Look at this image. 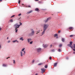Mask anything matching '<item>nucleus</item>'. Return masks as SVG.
Returning a JSON list of instances; mask_svg holds the SVG:
<instances>
[{"label": "nucleus", "instance_id": "32", "mask_svg": "<svg viewBox=\"0 0 75 75\" xmlns=\"http://www.w3.org/2000/svg\"><path fill=\"white\" fill-rule=\"evenodd\" d=\"M14 16H15V15H13V16H12L11 17V18H13V17H14Z\"/></svg>", "mask_w": 75, "mask_h": 75}, {"label": "nucleus", "instance_id": "26", "mask_svg": "<svg viewBox=\"0 0 75 75\" xmlns=\"http://www.w3.org/2000/svg\"><path fill=\"white\" fill-rule=\"evenodd\" d=\"M48 66H47V65H46L45 66V68H47Z\"/></svg>", "mask_w": 75, "mask_h": 75}, {"label": "nucleus", "instance_id": "42", "mask_svg": "<svg viewBox=\"0 0 75 75\" xmlns=\"http://www.w3.org/2000/svg\"><path fill=\"white\" fill-rule=\"evenodd\" d=\"M1 30V28H0V31Z\"/></svg>", "mask_w": 75, "mask_h": 75}, {"label": "nucleus", "instance_id": "41", "mask_svg": "<svg viewBox=\"0 0 75 75\" xmlns=\"http://www.w3.org/2000/svg\"><path fill=\"white\" fill-rule=\"evenodd\" d=\"M52 47V45H50V47Z\"/></svg>", "mask_w": 75, "mask_h": 75}, {"label": "nucleus", "instance_id": "4", "mask_svg": "<svg viewBox=\"0 0 75 75\" xmlns=\"http://www.w3.org/2000/svg\"><path fill=\"white\" fill-rule=\"evenodd\" d=\"M31 30L32 32L31 33L29 34V35H30V36L33 35H34V33H35L34 31V30H33V29H31Z\"/></svg>", "mask_w": 75, "mask_h": 75}, {"label": "nucleus", "instance_id": "14", "mask_svg": "<svg viewBox=\"0 0 75 75\" xmlns=\"http://www.w3.org/2000/svg\"><path fill=\"white\" fill-rule=\"evenodd\" d=\"M57 63H54V67H55L57 66Z\"/></svg>", "mask_w": 75, "mask_h": 75}, {"label": "nucleus", "instance_id": "13", "mask_svg": "<svg viewBox=\"0 0 75 75\" xmlns=\"http://www.w3.org/2000/svg\"><path fill=\"white\" fill-rule=\"evenodd\" d=\"M33 12V10H31L29 12H27V14H30V13H32Z\"/></svg>", "mask_w": 75, "mask_h": 75}, {"label": "nucleus", "instance_id": "35", "mask_svg": "<svg viewBox=\"0 0 75 75\" xmlns=\"http://www.w3.org/2000/svg\"><path fill=\"white\" fill-rule=\"evenodd\" d=\"M10 41L9 40L8 41V43H10Z\"/></svg>", "mask_w": 75, "mask_h": 75}, {"label": "nucleus", "instance_id": "43", "mask_svg": "<svg viewBox=\"0 0 75 75\" xmlns=\"http://www.w3.org/2000/svg\"><path fill=\"white\" fill-rule=\"evenodd\" d=\"M10 58V57H7V58H6V59H8V58Z\"/></svg>", "mask_w": 75, "mask_h": 75}, {"label": "nucleus", "instance_id": "37", "mask_svg": "<svg viewBox=\"0 0 75 75\" xmlns=\"http://www.w3.org/2000/svg\"><path fill=\"white\" fill-rule=\"evenodd\" d=\"M34 62V60H33L32 61V63H33Z\"/></svg>", "mask_w": 75, "mask_h": 75}, {"label": "nucleus", "instance_id": "50", "mask_svg": "<svg viewBox=\"0 0 75 75\" xmlns=\"http://www.w3.org/2000/svg\"><path fill=\"white\" fill-rule=\"evenodd\" d=\"M2 1V0H0V1Z\"/></svg>", "mask_w": 75, "mask_h": 75}, {"label": "nucleus", "instance_id": "49", "mask_svg": "<svg viewBox=\"0 0 75 75\" xmlns=\"http://www.w3.org/2000/svg\"><path fill=\"white\" fill-rule=\"evenodd\" d=\"M35 1H38V0H35Z\"/></svg>", "mask_w": 75, "mask_h": 75}, {"label": "nucleus", "instance_id": "34", "mask_svg": "<svg viewBox=\"0 0 75 75\" xmlns=\"http://www.w3.org/2000/svg\"><path fill=\"white\" fill-rule=\"evenodd\" d=\"M21 14L20 13V14H18V16H21Z\"/></svg>", "mask_w": 75, "mask_h": 75}, {"label": "nucleus", "instance_id": "22", "mask_svg": "<svg viewBox=\"0 0 75 75\" xmlns=\"http://www.w3.org/2000/svg\"><path fill=\"white\" fill-rule=\"evenodd\" d=\"M2 65L3 67H7V65L6 64H3Z\"/></svg>", "mask_w": 75, "mask_h": 75}, {"label": "nucleus", "instance_id": "8", "mask_svg": "<svg viewBox=\"0 0 75 75\" xmlns=\"http://www.w3.org/2000/svg\"><path fill=\"white\" fill-rule=\"evenodd\" d=\"M50 20V18H48L47 20H45L44 21L45 23H47V22H48L49 20Z\"/></svg>", "mask_w": 75, "mask_h": 75}, {"label": "nucleus", "instance_id": "15", "mask_svg": "<svg viewBox=\"0 0 75 75\" xmlns=\"http://www.w3.org/2000/svg\"><path fill=\"white\" fill-rule=\"evenodd\" d=\"M20 40H21V41H24V39L23 38V37L21 38H20Z\"/></svg>", "mask_w": 75, "mask_h": 75}, {"label": "nucleus", "instance_id": "28", "mask_svg": "<svg viewBox=\"0 0 75 75\" xmlns=\"http://www.w3.org/2000/svg\"><path fill=\"white\" fill-rule=\"evenodd\" d=\"M33 41H31L30 42V44H33Z\"/></svg>", "mask_w": 75, "mask_h": 75}, {"label": "nucleus", "instance_id": "30", "mask_svg": "<svg viewBox=\"0 0 75 75\" xmlns=\"http://www.w3.org/2000/svg\"><path fill=\"white\" fill-rule=\"evenodd\" d=\"M58 51H59V52H61V49H58Z\"/></svg>", "mask_w": 75, "mask_h": 75}, {"label": "nucleus", "instance_id": "2", "mask_svg": "<svg viewBox=\"0 0 75 75\" xmlns=\"http://www.w3.org/2000/svg\"><path fill=\"white\" fill-rule=\"evenodd\" d=\"M20 25H18V24H15L14 25V27H15L16 33H17L18 29L17 28H18L20 27Z\"/></svg>", "mask_w": 75, "mask_h": 75}, {"label": "nucleus", "instance_id": "48", "mask_svg": "<svg viewBox=\"0 0 75 75\" xmlns=\"http://www.w3.org/2000/svg\"><path fill=\"white\" fill-rule=\"evenodd\" d=\"M8 37L7 38V40H8Z\"/></svg>", "mask_w": 75, "mask_h": 75}, {"label": "nucleus", "instance_id": "23", "mask_svg": "<svg viewBox=\"0 0 75 75\" xmlns=\"http://www.w3.org/2000/svg\"><path fill=\"white\" fill-rule=\"evenodd\" d=\"M10 21L11 23H13V21L12 20V19H11L10 20Z\"/></svg>", "mask_w": 75, "mask_h": 75}, {"label": "nucleus", "instance_id": "16", "mask_svg": "<svg viewBox=\"0 0 75 75\" xmlns=\"http://www.w3.org/2000/svg\"><path fill=\"white\" fill-rule=\"evenodd\" d=\"M58 36V34H56L54 35V37H57Z\"/></svg>", "mask_w": 75, "mask_h": 75}, {"label": "nucleus", "instance_id": "6", "mask_svg": "<svg viewBox=\"0 0 75 75\" xmlns=\"http://www.w3.org/2000/svg\"><path fill=\"white\" fill-rule=\"evenodd\" d=\"M68 47H70L71 48H72H72H74V46H72V45H71L70 44H68Z\"/></svg>", "mask_w": 75, "mask_h": 75}, {"label": "nucleus", "instance_id": "25", "mask_svg": "<svg viewBox=\"0 0 75 75\" xmlns=\"http://www.w3.org/2000/svg\"><path fill=\"white\" fill-rule=\"evenodd\" d=\"M70 44L71 45H72V42H70Z\"/></svg>", "mask_w": 75, "mask_h": 75}, {"label": "nucleus", "instance_id": "33", "mask_svg": "<svg viewBox=\"0 0 75 75\" xmlns=\"http://www.w3.org/2000/svg\"><path fill=\"white\" fill-rule=\"evenodd\" d=\"M20 25H22V23H21V22H20Z\"/></svg>", "mask_w": 75, "mask_h": 75}, {"label": "nucleus", "instance_id": "45", "mask_svg": "<svg viewBox=\"0 0 75 75\" xmlns=\"http://www.w3.org/2000/svg\"><path fill=\"white\" fill-rule=\"evenodd\" d=\"M58 38V37H57L56 38H57V39Z\"/></svg>", "mask_w": 75, "mask_h": 75}, {"label": "nucleus", "instance_id": "46", "mask_svg": "<svg viewBox=\"0 0 75 75\" xmlns=\"http://www.w3.org/2000/svg\"><path fill=\"white\" fill-rule=\"evenodd\" d=\"M73 54H75V52H74Z\"/></svg>", "mask_w": 75, "mask_h": 75}, {"label": "nucleus", "instance_id": "27", "mask_svg": "<svg viewBox=\"0 0 75 75\" xmlns=\"http://www.w3.org/2000/svg\"><path fill=\"white\" fill-rule=\"evenodd\" d=\"M74 36V35H71L70 36V37H72Z\"/></svg>", "mask_w": 75, "mask_h": 75}, {"label": "nucleus", "instance_id": "17", "mask_svg": "<svg viewBox=\"0 0 75 75\" xmlns=\"http://www.w3.org/2000/svg\"><path fill=\"white\" fill-rule=\"evenodd\" d=\"M62 41L63 42H64L65 41V39L64 38H62Z\"/></svg>", "mask_w": 75, "mask_h": 75}, {"label": "nucleus", "instance_id": "18", "mask_svg": "<svg viewBox=\"0 0 75 75\" xmlns=\"http://www.w3.org/2000/svg\"><path fill=\"white\" fill-rule=\"evenodd\" d=\"M74 49H73V51H75V44H74Z\"/></svg>", "mask_w": 75, "mask_h": 75}, {"label": "nucleus", "instance_id": "39", "mask_svg": "<svg viewBox=\"0 0 75 75\" xmlns=\"http://www.w3.org/2000/svg\"><path fill=\"white\" fill-rule=\"evenodd\" d=\"M51 58H52L51 57H50V58H49V59H51Z\"/></svg>", "mask_w": 75, "mask_h": 75}, {"label": "nucleus", "instance_id": "36", "mask_svg": "<svg viewBox=\"0 0 75 75\" xmlns=\"http://www.w3.org/2000/svg\"><path fill=\"white\" fill-rule=\"evenodd\" d=\"M42 63H40V64H39L38 65H42Z\"/></svg>", "mask_w": 75, "mask_h": 75}, {"label": "nucleus", "instance_id": "11", "mask_svg": "<svg viewBox=\"0 0 75 75\" xmlns=\"http://www.w3.org/2000/svg\"><path fill=\"white\" fill-rule=\"evenodd\" d=\"M41 70H42V72H44V71H45V69L44 68H42L41 69Z\"/></svg>", "mask_w": 75, "mask_h": 75}, {"label": "nucleus", "instance_id": "51", "mask_svg": "<svg viewBox=\"0 0 75 75\" xmlns=\"http://www.w3.org/2000/svg\"><path fill=\"white\" fill-rule=\"evenodd\" d=\"M22 6H23V7H24V6H23V5H22Z\"/></svg>", "mask_w": 75, "mask_h": 75}, {"label": "nucleus", "instance_id": "44", "mask_svg": "<svg viewBox=\"0 0 75 75\" xmlns=\"http://www.w3.org/2000/svg\"><path fill=\"white\" fill-rule=\"evenodd\" d=\"M28 7H31V6H30V5H29V6H28Z\"/></svg>", "mask_w": 75, "mask_h": 75}, {"label": "nucleus", "instance_id": "47", "mask_svg": "<svg viewBox=\"0 0 75 75\" xmlns=\"http://www.w3.org/2000/svg\"><path fill=\"white\" fill-rule=\"evenodd\" d=\"M38 75V74H35V75Z\"/></svg>", "mask_w": 75, "mask_h": 75}, {"label": "nucleus", "instance_id": "12", "mask_svg": "<svg viewBox=\"0 0 75 75\" xmlns=\"http://www.w3.org/2000/svg\"><path fill=\"white\" fill-rule=\"evenodd\" d=\"M31 39H28V42H30L31 41Z\"/></svg>", "mask_w": 75, "mask_h": 75}, {"label": "nucleus", "instance_id": "5", "mask_svg": "<svg viewBox=\"0 0 75 75\" xmlns=\"http://www.w3.org/2000/svg\"><path fill=\"white\" fill-rule=\"evenodd\" d=\"M36 50L38 52H40L41 51V48H38L36 49Z\"/></svg>", "mask_w": 75, "mask_h": 75}, {"label": "nucleus", "instance_id": "24", "mask_svg": "<svg viewBox=\"0 0 75 75\" xmlns=\"http://www.w3.org/2000/svg\"><path fill=\"white\" fill-rule=\"evenodd\" d=\"M40 30H39L38 31H37L38 33H36V34H38V33H40Z\"/></svg>", "mask_w": 75, "mask_h": 75}, {"label": "nucleus", "instance_id": "10", "mask_svg": "<svg viewBox=\"0 0 75 75\" xmlns=\"http://www.w3.org/2000/svg\"><path fill=\"white\" fill-rule=\"evenodd\" d=\"M13 42H17V43H18L19 42L17 40H13L12 41Z\"/></svg>", "mask_w": 75, "mask_h": 75}, {"label": "nucleus", "instance_id": "19", "mask_svg": "<svg viewBox=\"0 0 75 75\" xmlns=\"http://www.w3.org/2000/svg\"><path fill=\"white\" fill-rule=\"evenodd\" d=\"M73 28L72 27H69V30H72L73 29Z\"/></svg>", "mask_w": 75, "mask_h": 75}, {"label": "nucleus", "instance_id": "29", "mask_svg": "<svg viewBox=\"0 0 75 75\" xmlns=\"http://www.w3.org/2000/svg\"><path fill=\"white\" fill-rule=\"evenodd\" d=\"M62 45H61H61H59V47H62Z\"/></svg>", "mask_w": 75, "mask_h": 75}, {"label": "nucleus", "instance_id": "9", "mask_svg": "<svg viewBox=\"0 0 75 75\" xmlns=\"http://www.w3.org/2000/svg\"><path fill=\"white\" fill-rule=\"evenodd\" d=\"M48 46V44H45V45L44 44L43 45V47L44 48H47Z\"/></svg>", "mask_w": 75, "mask_h": 75}, {"label": "nucleus", "instance_id": "20", "mask_svg": "<svg viewBox=\"0 0 75 75\" xmlns=\"http://www.w3.org/2000/svg\"><path fill=\"white\" fill-rule=\"evenodd\" d=\"M13 64H15L16 63V61H15V60H13Z\"/></svg>", "mask_w": 75, "mask_h": 75}, {"label": "nucleus", "instance_id": "31", "mask_svg": "<svg viewBox=\"0 0 75 75\" xmlns=\"http://www.w3.org/2000/svg\"><path fill=\"white\" fill-rule=\"evenodd\" d=\"M52 52H54L55 51V50H52Z\"/></svg>", "mask_w": 75, "mask_h": 75}, {"label": "nucleus", "instance_id": "3", "mask_svg": "<svg viewBox=\"0 0 75 75\" xmlns=\"http://www.w3.org/2000/svg\"><path fill=\"white\" fill-rule=\"evenodd\" d=\"M49 25L48 24H44L43 26V29L46 30L47 28L48 27Z\"/></svg>", "mask_w": 75, "mask_h": 75}, {"label": "nucleus", "instance_id": "52", "mask_svg": "<svg viewBox=\"0 0 75 75\" xmlns=\"http://www.w3.org/2000/svg\"><path fill=\"white\" fill-rule=\"evenodd\" d=\"M22 5H24V4H22Z\"/></svg>", "mask_w": 75, "mask_h": 75}, {"label": "nucleus", "instance_id": "7", "mask_svg": "<svg viewBox=\"0 0 75 75\" xmlns=\"http://www.w3.org/2000/svg\"><path fill=\"white\" fill-rule=\"evenodd\" d=\"M45 31H46V30L43 29V30L42 33V35H41V36H42V35H44V34H45Z\"/></svg>", "mask_w": 75, "mask_h": 75}, {"label": "nucleus", "instance_id": "40", "mask_svg": "<svg viewBox=\"0 0 75 75\" xmlns=\"http://www.w3.org/2000/svg\"><path fill=\"white\" fill-rule=\"evenodd\" d=\"M20 1L19 0V1H18V4H20Z\"/></svg>", "mask_w": 75, "mask_h": 75}, {"label": "nucleus", "instance_id": "38", "mask_svg": "<svg viewBox=\"0 0 75 75\" xmlns=\"http://www.w3.org/2000/svg\"><path fill=\"white\" fill-rule=\"evenodd\" d=\"M58 33H61V31L60 30L58 32Z\"/></svg>", "mask_w": 75, "mask_h": 75}, {"label": "nucleus", "instance_id": "21", "mask_svg": "<svg viewBox=\"0 0 75 75\" xmlns=\"http://www.w3.org/2000/svg\"><path fill=\"white\" fill-rule=\"evenodd\" d=\"M38 8H36V9H35V11H38L39 10Z\"/></svg>", "mask_w": 75, "mask_h": 75}, {"label": "nucleus", "instance_id": "1", "mask_svg": "<svg viewBox=\"0 0 75 75\" xmlns=\"http://www.w3.org/2000/svg\"><path fill=\"white\" fill-rule=\"evenodd\" d=\"M25 48H23L20 52V54L21 57H23L25 54V52L24 51Z\"/></svg>", "mask_w": 75, "mask_h": 75}]
</instances>
